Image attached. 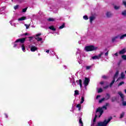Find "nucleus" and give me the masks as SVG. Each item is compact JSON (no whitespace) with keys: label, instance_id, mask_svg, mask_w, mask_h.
I'll return each instance as SVG.
<instances>
[{"label":"nucleus","instance_id":"31","mask_svg":"<svg viewBox=\"0 0 126 126\" xmlns=\"http://www.w3.org/2000/svg\"><path fill=\"white\" fill-rule=\"evenodd\" d=\"M72 81L73 82L72 83V85H73V86H74V85H75V81H74V78H72Z\"/></svg>","mask_w":126,"mask_h":126},{"label":"nucleus","instance_id":"50","mask_svg":"<svg viewBox=\"0 0 126 126\" xmlns=\"http://www.w3.org/2000/svg\"><path fill=\"white\" fill-rule=\"evenodd\" d=\"M101 96L100 95H98L96 96V99H98V98H100Z\"/></svg>","mask_w":126,"mask_h":126},{"label":"nucleus","instance_id":"2","mask_svg":"<svg viewBox=\"0 0 126 126\" xmlns=\"http://www.w3.org/2000/svg\"><path fill=\"white\" fill-rule=\"evenodd\" d=\"M26 40V38H20L17 39L15 42L13 43V47L16 48L17 47L18 45H21V44H23L24 42H25V40Z\"/></svg>","mask_w":126,"mask_h":126},{"label":"nucleus","instance_id":"22","mask_svg":"<svg viewBox=\"0 0 126 126\" xmlns=\"http://www.w3.org/2000/svg\"><path fill=\"white\" fill-rule=\"evenodd\" d=\"M74 92V96L79 95V92L78 91V90H75Z\"/></svg>","mask_w":126,"mask_h":126},{"label":"nucleus","instance_id":"45","mask_svg":"<svg viewBox=\"0 0 126 126\" xmlns=\"http://www.w3.org/2000/svg\"><path fill=\"white\" fill-rule=\"evenodd\" d=\"M72 78H73V77H72V78H69V79H70V82H71V83L73 82V81L72 80Z\"/></svg>","mask_w":126,"mask_h":126},{"label":"nucleus","instance_id":"58","mask_svg":"<svg viewBox=\"0 0 126 126\" xmlns=\"http://www.w3.org/2000/svg\"><path fill=\"white\" fill-rule=\"evenodd\" d=\"M78 63H79L80 64H81V63H80V62H78Z\"/></svg>","mask_w":126,"mask_h":126},{"label":"nucleus","instance_id":"17","mask_svg":"<svg viewBox=\"0 0 126 126\" xmlns=\"http://www.w3.org/2000/svg\"><path fill=\"white\" fill-rule=\"evenodd\" d=\"M49 29H50V30H52V31H56V29L54 27V26H51L50 27H49Z\"/></svg>","mask_w":126,"mask_h":126},{"label":"nucleus","instance_id":"43","mask_svg":"<svg viewBox=\"0 0 126 126\" xmlns=\"http://www.w3.org/2000/svg\"><path fill=\"white\" fill-rule=\"evenodd\" d=\"M25 26L26 27V29H28L29 28L30 26L27 24H25Z\"/></svg>","mask_w":126,"mask_h":126},{"label":"nucleus","instance_id":"8","mask_svg":"<svg viewBox=\"0 0 126 126\" xmlns=\"http://www.w3.org/2000/svg\"><path fill=\"white\" fill-rule=\"evenodd\" d=\"M29 47L31 48V52H35V51L38 50V48H37L36 46L32 45V44L30 45Z\"/></svg>","mask_w":126,"mask_h":126},{"label":"nucleus","instance_id":"13","mask_svg":"<svg viewBox=\"0 0 126 126\" xmlns=\"http://www.w3.org/2000/svg\"><path fill=\"white\" fill-rule=\"evenodd\" d=\"M111 97V95L109 94H106L105 97L104 98L105 100H109L110 99V97Z\"/></svg>","mask_w":126,"mask_h":126},{"label":"nucleus","instance_id":"6","mask_svg":"<svg viewBox=\"0 0 126 126\" xmlns=\"http://www.w3.org/2000/svg\"><path fill=\"white\" fill-rule=\"evenodd\" d=\"M103 55H104V52H101L98 55L92 57V59L93 60H99Z\"/></svg>","mask_w":126,"mask_h":126},{"label":"nucleus","instance_id":"59","mask_svg":"<svg viewBox=\"0 0 126 126\" xmlns=\"http://www.w3.org/2000/svg\"><path fill=\"white\" fill-rule=\"evenodd\" d=\"M94 126V123L93 124V125H91V126Z\"/></svg>","mask_w":126,"mask_h":126},{"label":"nucleus","instance_id":"54","mask_svg":"<svg viewBox=\"0 0 126 126\" xmlns=\"http://www.w3.org/2000/svg\"><path fill=\"white\" fill-rule=\"evenodd\" d=\"M106 78H107V77H106V76H102V78L106 79Z\"/></svg>","mask_w":126,"mask_h":126},{"label":"nucleus","instance_id":"36","mask_svg":"<svg viewBox=\"0 0 126 126\" xmlns=\"http://www.w3.org/2000/svg\"><path fill=\"white\" fill-rule=\"evenodd\" d=\"M64 28V24L62 25L61 26L59 27V29H63V28Z\"/></svg>","mask_w":126,"mask_h":126},{"label":"nucleus","instance_id":"12","mask_svg":"<svg viewBox=\"0 0 126 126\" xmlns=\"http://www.w3.org/2000/svg\"><path fill=\"white\" fill-rule=\"evenodd\" d=\"M126 49H123L119 52V54L120 55H124V54H126Z\"/></svg>","mask_w":126,"mask_h":126},{"label":"nucleus","instance_id":"16","mask_svg":"<svg viewBox=\"0 0 126 126\" xmlns=\"http://www.w3.org/2000/svg\"><path fill=\"white\" fill-rule=\"evenodd\" d=\"M21 47L22 48V50L23 52H25V46L23 43H21Z\"/></svg>","mask_w":126,"mask_h":126},{"label":"nucleus","instance_id":"62","mask_svg":"<svg viewBox=\"0 0 126 126\" xmlns=\"http://www.w3.org/2000/svg\"><path fill=\"white\" fill-rule=\"evenodd\" d=\"M125 73H126V70L125 71Z\"/></svg>","mask_w":126,"mask_h":126},{"label":"nucleus","instance_id":"5","mask_svg":"<svg viewBox=\"0 0 126 126\" xmlns=\"http://www.w3.org/2000/svg\"><path fill=\"white\" fill-rule=\"evenodd\" d=\"M118 75H119V71H117L115 73V74L114 75V77L113 78V80L110 84V87H112V86H113V84H114V83H115V79H116V78H118Z\"/></svg>","mask_w":126,"mask_h":126},{"label":"nucleus","instance_id":"56","mask_svg":"<svg viewBox=\"0 0 126 126\" xmlns=\"http://www.w3.org/2000/svg\"><path fill=\"white\" fill-rule=\"evenodd\" d=\"M28 35V33H26L24 34V35H25V36H26V35Z\"/></svg>","mask_w":126,"mask_h":126},{"label":"nucleus","instance_id":"21","mask_svg":"<svg viewBox=\"0 0 126 126\" xmlns=\"http://www.w3.org/2000/svg\"><path fill=\"white\" fill-rule=\"evenodd\" d=\"M125 37H126V33L120 36V39H121V40H123Z\"/></svg>","mask_w":126,"mask_h":126},{"label":"nucleus","instance_id":"7","mask_svg":"<svg viewBox=\"0 0 126 126\" xmlns=\"http://www.w3.org/2000/svg\"><path fill=\"white\" fill-rule=\"evenodd\" d=\"M90 81V79H89V78H87V77L85 78V80L84 81V84L85 87H86L88 85Z\"/></svg>","mask_w":126,"mask_h":126},{"label":"nucleus","instance_id":"28","mask_svg":"<svg viewBox=\"0 0 126 126\" xmlns=\"http://www.w3.org/2000/svg\"><path fill=\"white\" fill-rule=\"evenodd\" d=\"M27 9H28V7H27L22 10V12H26Z\"/></svg>","mask_w":126,"mask_h":126},{"label":"nucleus","instance_id":"51","mask_svg":"<svg viewBox=\"0 0 126 126\" xmlns=\"http://www.w3.org/2000/svg\"><path fill=\"white\" fill-rule=\"evenodd\" d=\"M46 53H47V54H49V53H50V50H46Z\"/></svg>","mask_w":126,"mask_h":126},{"label":"nucleus","instance_id":"1","mask_svg":"<svg viewBox=\"0 0 126 126\" xmlns=\"http://www.w3.org/2000/svg\"><path fill=\"white\" fill-rule=\"evenodd\" d=\"M103 110H107V107L105 105L102 106L101 108H98L97 109L95 117L94 119V123H95V122H96V119L97 118V117L98 116V118H100V117L102 116L103 113H104V111Z\"/></svg>","mask_w":126,"mask_h":126},{"label":"nucleus","instance_id":"32","mask_svg":"<svg viewBox=\"0 0 126 126\" xmlns=\"http://www.w3.org/2000/svg\"><path fill=\"white\" fill-rule=\"evenodd\" d=\"M79 124L80 126H83V123H82V120H81V119H79Z\"/></svg>","mask_w":126,"mask_h":126},{"label":"nucleus","instance_id":"34","mask_svg":"<svg viewBox=\"0 0 126 126\" xmlns=\"http://www.w3.org/2000/svg\"><path fill=\"white\" fill-rule=\"evenodd\" d=\"M122 58L123 60H125V61H126V55H124L122 56Z\"/></svg>","mask_w":126,"mask_h":126},{"label":"nucleus","instance_id":"15","mask_svg":"<svg viewBox=\"0 0 126 126\" xmlns=\"http://www.w3.org/2000/svg\"><path fill=\"white\" fill-rule=\"evenodd\" d=\"M118 38H119V35H117V36H114V37H112V41L113 42H116V40H117V39H118Z\"/></svg>","mask_w":126,"mask_h":126},{"label":"nucleus","instance_id":"10","mask_svg":"<svg viewBox=\"0 0 126 126\" xmlns=\"http://www.w3.org/2000/svg\"><path fill=\"white\" fill-rule=\"evenodd\" d=\"M106 17H108V18H110V17H112L113 16V13L111 12H107L106 13Z\"/></svg>","mask_w":126,"mask_h":126},{"label":"nucleus","instance_id":"38","mask_svg":"<svg viewBox=\"0 0 126 126\" xmlns=\"http://www.w3.org/2000/svg\"><path fill=\"white\" fill-rule=\"evenodd\" d=\"M83 18L85 19V20H88V16H83Z\"/></svg>","mask_w":126,"mask_h":126},{"label":"nucleus","instance_id":"57","mask_svg":"<svg viewBox=\"0 0 126 126\" xmlns=\"http://www.w3.org/2000/svg\"><path fill=\"white\" fill-rule=\"evenodd\" d=\"M51 54L53 55L54 54V51H52V52H51Z\"/></svg>","mask_w":126,"mask_h":126},{"label":"nucleus","instance_id":"53","mask_svg":"<svg viewBox=\"0 0 126 126\" xmlns=\"http://www.w3.org/2000/svg\"><path fill=\"white\" fill-rule=\"evenodd\" d=\"M109 105V103H106V104H105V106H106V107H108V105Z\"/></svg>","mask_w":126,"mask_h":126},{"label":"nucleus","instance_id":"35","mask_svg":"<svg viewBox=\"0 0 126 126\" xmlns=\"http://www.w3.org/2000/svg\"><path fill=\"white\" fill-rule=\"evenodd\" d=\"M91 67H92V66H86V69L87 70H89V69H90V68H91Z\"/></svg>","mask_w":126,"mask_h":126},{"label":"nucleus","instance_id":"25","mask_svg":"<svg viewBox=\"0 0 126 126\" xmlns=\"http://www.w3.org/2000/svg\"><path fill=\"white\" fill-rule=\"evenodd\" d=\"M125 116V112H122V114L120 115V119H123L124 116Z\"/></svg>","mask_w":126,"mask_h":126},{"label":"nucleus","instance_id":"47","mask_svg":"<svg viewBox=\"0 0 126 126\" xmlns=\"http://www.w3.org/2000/svg\"><path fill=\"white\" fill-rule=\"evenodd\" d=\"M41 33H38L36 34V37H39V36H41Z\"/></svg>","mask_w":126,"mask_h":126},{"label":"nucleus","instance_id":"18","mask_svg":"<svg viewBox=\"0 0 126 126\" xmlns=\"http://www.w3.org/2000/svg\"><path fill=\"white\" fill-rule=\"evenodd\" d=\"M35 40H37L38 42H40L43 40V38H42V37H35Z\"/></svg>","mask_w":126,"mask_h":126},{"label":"nucleus","instance_id":"60","mask_svg":"<svg viewBox=\"0 0 126 126\" xmlns=\"http://www.w3.org/2000/svg\"><path fill=\"white\" fill-rule=\"evenodd\" d=\"M12 25H14V23H13V24H12Z\"/></svg>","mask_w":126,"mask_h":126},{"label":"nucleus","instance_id":"63","mask_svg":"<svg viewBox=\"0 0 126 126\" xmlns=\"http://www.w3.org/2000/svg\"><path fill=\"white\" fill-rule=\"evenodd\" d=\"M12 1H13V0H12Z\"/></svg>","mask_w":126,"mask_h":126},{"label":"nucleus","instance_id":"64","mask_svg":"<svg viewBox=\"0 0 126 126\" xmlns=\"http://www.w3.org/2000/svg\"><path fill=\"white\" fill-rule=\"evenodd\" d=\"M79 44H80V43H79Z\"/></svg>","mask_w":126,"mask_h":126},{"label":"nucleus","instance_id":"19","mask_svg":"<svg viewBox=\"0 0 126 126\" xmlns=\"http://www.w3.org/2000/svg\"><path fill=\"white\" fill-rule=\"evenodd\" d=\"M121 76L122 79L125 78V77H126V75H125V73H124V72H121Z\"/></svg>","mask_w":126,"mask_h":126},{"label":"nucleus","instance_id":"40","mask_svg":"<svg viewBox=\"0 0 126 126\" xmlns=\"http://www.w3.org/2000/svg\"><path fill=\"white\" fill-rule=\"evenodd\" d=\"M123 84H125V82H121L119 83V84L118 85V86H121L122 85H123Z\"/></svg>","mask_w":126,"mask_h":126},{"label":"nucleus","instance_id":"46","mask_svg":"<svg viewBox=\"0 0 126 126\" xmlns=\"http://www.w3.org/2000/svg\"><path fill=\"white\" fill-rule=\"evenodd\" d=\"M112 56H113V57H115V56L116 57H118V56H119V55H118L117 53H115V54H113Z\"/></svg>","mask_w":126,"mask_h":126},{"label":"nucleus","instance_id":"20","mask_svg":"<svg viewBox=\"0 0 126 126\" xmlns=\"http://www.w3.org/2000/svg\"><path fill=\"white\" fill-rule=\"evenodd\" d=\"M76 108H78V110L80 111L81 110V105L80 104H78L76 105Z\"/></svg>","mask_w":126,"mask_h":126},{"label":"nucleus","instance_id":"48","mask_svg":"<svg viewBox=\"0 0 126 126\" xmlns=\"http://www.w3.org/2000/svg\"><path fill=\"white\" fill-rule=\"evenodd\" d=\"M108 87H109V86H105V87H104L103 88H104V89H107V88H108Z\"/></svg>","mask_w":126,"mask_h":126},{"label":"nucleus","instance_id":"4","mask_svg":"<svg viewBox=\"0 0 126 126\" xmlns=\"http://www.w3.org/2000/svg\"><path fill=\"white\" fill-rule=\"evenodd\" d=\"M98 49V47H95L93 45H90L86 46L85 47V50L86 52H92V51H96Z\"/></svg>","mask_w":126,"mask_h":126},{"label":"nucleus","instance_id":"39","mask_svg":"<svg viewBox=\"0 0 126 126\" xmlns=\"http://www.w3.org/2000/svg\"><path fill=\"white\" fill-rule=\"evenodd\" d=\"M9 23H10V24L12 26H15V25H16L15 23H14V25H12V24H12V21H10L9 22Z\"/></svg>","mask_w":126,"mask_h":126},{"label":"nucleus","instance_id":"37","mask_svg":"<svg viewBox=\"0 0 126 126\" xmlns=\"http://www.w3.org/2000/svg\"><path fill=\"white\" fill-rule=\"evenodd\" d=\"M101 92H103V90L101 88H100L98 90V93H101Z\"/></svg>","mask_w":126,"mask_h":126},{"label":"nucleus","instance_id":"26","mask_svg":"<svg viewBox=\"0 0 126 126\" xmlns=\"http://www.w3.org/2000/svg\"><path fill=\"white\" fill-rule=\"evenodd\" d=\"M48 21H55V20H56V19L52 18H50L48 19Z\"/></svg>","mask_w":126,"mask_h":126},{"label":"nucleus","instance_id":"41","mask_svg":"<svg viewBox=\"0 0 126 126\" xmlns=\"http://www.w3.org/2000/svg\"><path fill=\"white\" fill-rule=\"evenodd\" d=\"M19 6V5H17L15 6L14 7V9H15V10L18 9Z\"/></svg>","mask_w":126,"mask_h":126},{"label":"nucleus","instance_id":"11","mask_svg":"<svg viewBox=\"0 0 126 126\" xmlns=\"http://www.w3.org/2000/svg\"><path fill=\"white\" fill-rule=\"evenodd\" d=\"M76 82H77L78 85L79 84L81 88L82 87V81L81 80H77Z\"/></svg>","mask_w":126,"mask_h":126},{"label":"nucleus","instance_id":"3","mask_svg":"<svg viewBox=\"0 0 126 126\" xmlns=\"http://www.w3.org/2000/svg\"><path fill=\"white\" fill-rule=\"evenodd\" d=\"M112 118L110 117L108 119L107 121V120H105L104 122H100L97 123V126H107L108 124L111 122V120H112Z\"/></svg>","mask_w":126,"mask_h":126},{"label":"nucleus","instance_id":"24","mask_svg":"<svg viewBox=\"0 0 126 126\" xmlns=\"http://www.w3.org/2000/svg\"><path fill=\"white\" fill-rule=\"evenodd\" d=\"M83 102H84V97L82 96L80 104H83Z\"/></svg>","mask_w":126,"mask_h":126},{"label":"nucleus","instance_id":"9","mask_svg":"<svg viewBox=\"0 0 126 126\" xmlns=\"http://www.w3.org/2000/svg\"><path fill=\"white\" fill-rule=\"evenodd\" d=\"M89 18H90V23L92 24V22L94 21V20H95V19L96 18V17H95V16L92 15L90 16Z\"/></svg>","mask_w":126,"mask_h":126},{"label":"nucleus","instance_id":"27","mask_svg":"<svg viewBox=\"0 0 126 126\" xmlns=\"http://www.w3.org/2000/svg\"><path fill=\"white\" fill-rule=\"evenodd\" d=\"M120 7H121L120 6H114V9L117 10L118 9H120Z\"/></svg>","mask_w":126,"mask_h":126},{"label":"nucleus","instance_id":"30","mask_svg":"<svg viewBox=\"0 0 126 126\" xmlns=\"http://www.w3.org/2000/svg\"><path fill=\"white\" fill-rule=\"evenodd\" d=\"M104 100H106V99H105V98H101V99H100L98 102L99 103H102V102H104Z\"/></svg>","mask_w":126,"mask_h":126},{"label":"nucleus","instance_id":"55","mask_svg":"<svg viewBox=\"0 0 126 126\" xmlns=\"http://www.w3.org/2000/svg\"><path fill=\"white\" fill-rule=\"evenodd\" d=\"M100 84H101V85H103V84H104V82H101L100 83Z\"/></svg>","mask_w":126,"mask_h":126},{"label":"nucleus","instance_id":"14","mask_svg":"<svg viewBox=\"0 0 126 126\" xmlns=\"http://www.w3.org/2000/svg\"><path fill=\"white\" fill-rule=\"evenodd\" d=\"M26 19H27L26 17L23 16V17H22L19 18V19H18V20L19 21H23V20H26Z\"/></svg>","mask_w":126,"mask_h":126},{"label":"nucleus","instance_id":"42","mask_svg":"<svg viewBox=\"0 0 126 126\" xmlns=\"http://www.w3.org/2000/svg\"><path fill=\"white\" fill-rule=\"evenodd\" d=\"M81 51H80V50H79V49H77V51L76 52V54H80Z\"/></svg>","mask_w":126,"mask_h":126},{"label":"nucleus","instance_id":"23","mask_svg":"<svg viewBox=\"0 0 126 126\" xmlns=\"http://www.w3.org/2000/svg\"><path fill=\"white\" fill-rule=\"evenodd\" d=\"M122 15H123V16H126V10H124L122 12Z\"/></svg>","mask_w":126,"mask_h":126},{"label":"nucleus","instance_id":"29","mask_svg":"<svg viewBox=\"0 0 126 126\" xmlns=\"http://www.w3.org/2000/svg\"><path fill=\"white\" fill-rule=\"evenodd\" d=\"M122 2H123V5H124V6H125V7H126V0H123Z\"/></svg>","mask_w":126,"mask_h":126},{"label":"nucleus","instance_id":"44","mask_svg":"<svg viewBox=\"0 0 126 126\" xmlns=\"http://www.w3.org/2000/svg\"><path fill=\"white\" fill-rule=\"evenodd\" d=\"M29 39H29V41H30V42H31V41L32 40V39H33V37L30 36V37H29Z\"/></svg>","mask_w":126,"mask_h":126},{"label":"nucleus","instance_id":"61","mask_svg":"<svg viewBox=\"0 0 126 126\" xmlns=\"http://www.w3.org/2000/svg\"><path fill=\"white\" fill-rule=\"evenodd\" d=\"M38 56H40V54H38Z\"/></svg>","mask_w":126,"mask_h":126},{"label":"nucleus","instance_id":"33","mask_svg":"<svg viewBox=\"0 0 126 126\" xmlns=\"http://www.w3.org/2000/svg\"><path fill=\"white\" fill-rule=\"evenodd\" d=\"M117 100V97H113L112 98V102H115Z\"/></svg>","mask_w":126,"mask_h":126},{"label":"nucleus","instance_id":"52","mask_svg":"<svg viewBox=\"0 0 126 126\" xmlns=\"http://www.w3.org/2000/svg\"><path fill=\"white\" fill-rule=\"evenodd\" d=\"M4 115H5V117H6V118H8V116H7V114H6V113H5Z\"/></svg>","mask_w":126,"mask_h":126},{"label":"nucleus","instance_id":"49","mask_svg":"<svg viewBox=\"0 0 126 126\" xmlns=\"http://www.w3.org/2000/svg\"><path fill=\"white\" fill-rule=\"evenodd\" d=\"M104 55H105V56L106 57L108 56V52H106V53H105Z\"/></svg>","mask_w":126,"mask_h":126}]
</instances>
